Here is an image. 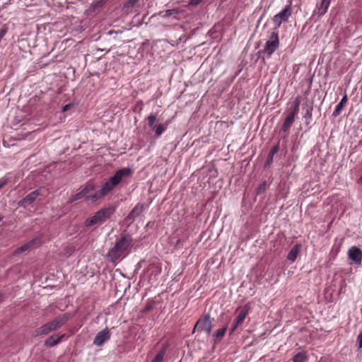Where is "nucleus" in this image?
<instances>
[{
	"label": "nucleus",
	"instance_id": "nucleus-27",
	"mask_svg": "<svg viewBox=\"0 0 362 362\" xmlns=\"http://www.w3.org/2000/svg\"><path fill=\"white\" fill-rule=\"evenodd\" d=\"M83 198H85V196L83 195V192L81 190V192L71 196V197L70 198V202H74Z\"/></svg>",
	"mask_w": 362,
	"mask_h": 362
},
{
	"label": "nucleus",
	"instance_id": "nucleus-25",
	"mask_svg": "<svg viewBox=\"0 0 362 362\" xmlns=\"http://www.w3.org/2000/svg\"><path fill=\"white\" fill-rule=\"evenodd\" d=\"M307 357L305 353L299 352L293 358V362H305Z\"/></svg>",
	"mask_w": 362,
	"mask_h": 362
},
{
	"label": "nucleus",
	"instance_id": "nucleus-23",
	"mask_svg": "<svg viewBox=\"0 0 362 362\" xmlns=\"http://www.w3.org/2000/svg\"><path fill=\"white\" fill-rule=\"evenodd\" d=\"M167 124H159L153 129L157 136H160L167 129Z\"/></svg>",
	"mask_w": 362,
	"mask_h": 362
},
{
	"label": "nucleus",
	"instance_id": "nucleus-31",
	"mask_svg": "<svg viewBox=\"0 0 362 362\" xmlns=\"http://www.w3.org/2000/svg\"><path fill=\"white\" fill-rule=\"evenodd\" d=\"M8 31V28L6 25H4L1 29H0V39L3 38L4 37V35L6 34Z\"/></svg>",
	"mask_w": 362,
	"mask_h": 362
},
{
	"label": "nucleus",
	"instance_id": "nucleus-18",
	"mask_svg": "<svg viewBox=\"0 0 362 362\" xmlns=\"http://www.w3.org/2000/svg\"><path fill=\"white\" fill-rule=\"evenodd\" d=\"M331 0H322L320 7L318 8V14L320 16H323L327 11Z\"/></svg>",
	"mask_w": 362,
	"mask_h": 362
},
{
	"label": "nucleus",
	"instance_id": "nucleus-10",
	"mask_svg": "<svg viewBox=\"0 0 362 362\" xmlns=\"http://www.w3.org/2000/svg\"><path fill=\"white\" fill-rule=\"evenodd\" d=\"M348 257L356 264H360L362 260V250L356 246H352L349 249Z\"/></svg>",
	"mask_w": 362,
	"mask_h": 362
},
{
	"label": "nucleus",
	"instance_id": "nucleus-3",
	"mask_svg": "<svg viewBox=\"0 0 362 362\" xmlns=\"http://www.w3.org/2000/svg\"><path fill=\"white\" fill-rule=\"evenodd\" d=\"M70 315L65 313L48 322L35 330V336L46 335L63 326L69 319Z\"/></svg>",
	"mask_w": 362,
	"mask_h": 362
},
{
	"label": "nucleus",
	"instance_id": "nucleus-12",
	"mask_svg": "<svg viewBox=\"0 0 362 362\" xmlns=\"http://www.w3.org/2000/svg\"><path fill=\"white\" fill-rule=\"evenodd\" d=\"M250 305L249 304H245L241 309H237L236 312L238 313V316L235 320H236V325H241L246 316L248 315L249 311L250 310Z\"/></svg>",
	"mask_w": 362,
	"mask_h": 362
},
{
	"label": "nucleus",
	"instance_id": "nucleus-24",
	"mask_svg": "<svg viewBox=\"0 0 362 362\" xmlns=\"http://www.w3.org/2000/svg\"><path fill=\"white\" fill-rule=\"evenodd\" d=\"M148 124L149 127L153 130L157 125L155 124V122L156 121V116L154 114H150L148 117Z\"/></svg>",
	"mask_w": 362,
	"mask_h": 362
},
{
	"label": "nucleus",
	"instance_id": "nucleus-35",
	"mask_svg": "<svg viewBox=\"0 0 362 362\" xmlns=\"http://www.w3.org/2000/svg\"><path fill=\"white\" fill-rule=\"evenodd\" d=\"M8 182V179L2 178L0 180V189L5 186Z\"/></svg>",
	"mask_w": 362,
	"mask_h": 362
},
{
	"label": "nucleus",
	"instance_id": "nucleus-21",
	"mask_svg": "<svg viewBox=\"0 0 362 362\" xmlns=\"http://www.w3.org/2000/svg\"><path fill=\"white\" fill-rule=\"evenodd\" d=\"M140 0H129L128 1H127L124 5V7H123V9L124 11L126 12V13H129L132 11V8L134 6H135L136 5V4Z\"/></svg>",
	"mask_w": 362,
	"mask_h": 362
},
{
	"label": "nucleus",
	"instance_id": "nucleus-4",
	"mask_svg": "<svg viewBox=\"0 0 362 362\" xmlns=\"http://www.w3.org/2000/svg\"><path fill=\"white\" fill-rule=\"evenodd\" d=\"M115 211V207L109 206L98 211L94 216L87 218L85 221L86 227L100 224L109 218Z\"/></svg>",
	"mask_w": 362,
	"mask_h": 362
},
{
	"label": "nucleus",
	"instance_id": "nucleus-22",
	"mask_svg": "<svg viewBox=\"0 0 362 362\" xmlns=\"http://www.w3.org/2000/svg\"><path fill=\"white\" fill-rule=\"evenodd\" d=\"M301 98L300 96H297L293 102V105L292 110L290 113L293 114L294 115H297L299 112V106L300 104Z\"/></svg>",
	"mask_w": 362,
	"mask_h": 362
},
{
	"label": "nucleus",
	"instance_id": "nucleus-20",
	"mask_svg": "<svg viewBox=\"0 0 362 362\" xmlns=\"http://www.w3.org/2000/svg\"><path fill=\"white\" fill-rule=\"evenodd\" d=\"M347 103V96L345 95L341 101L337 105L335 110L334 111L333 115L334 116H337L339 115L341 110H342L344 105Z\"/></svg>",
	"mask_w": 362,
	"mask_h": 362
},
{
	"label": "nucleus",
	"instance_id": "nucleus-32",
	"mask_svg": "<svg viewBox=\"0 0 362 362\" xmlns=\"http://www.w3.org/2000/svg\"><path fill=\"white\" fill-rule=\"evenodd\" d=\"M357 343L359 349L362 348V329L361 332L359 333L358 338H357Z\"/></svg>",
	"mask_w": 362,
	"mask_h": 362
},
{
	"label": "nucleus",
	"instance_id": "nucleus-6",
	"mask_svg": "<svg viewBox=\"0 0 362 362\" xmlns=\"http://www.w3.org/2000/svg\"><path fill=\"white\" fill-rule=\"evenodd\" d=\"M212 328V321L209 315L201 317L194 325V330L198 332H206L210 334Z\"/></svg>",
	"mask_w": 362,
	"mask_h": 362
},
{
	"label": "nucleus",
	"instance_id": "nucleus-38",
	"mask_svg": "<svg viewBox=\"0 0 362 362\" xmlns=\"http://www.w3.org/2000/svg\"><path fill=\"white\" fill-rule=\"evenodd\" d=\"M157 269H158V272H160V268L157 267Z\"/></svg>",
	"mask_w": 362,
	"mask_h": 362
},
{
	"label": "nucleus",
	"instance_id": "nucleus-13",
	"mask_svg": "<svg viewBox=\"0 0 362 362\" xmlns=\"http://www.w3.org/2000/svg\"><path fill=\"white\" fill-rule=\"evenodd\" d=\"M37 244V245L40 244L39 238H35V239L25 243L22 246L19 247L18 248L16 249V253L20 254L21 252H24L27 250H29L30 249L33 248Z\"/></svg>",
	"mask_w": 362,
	"mask_h": 362
},
{
	"label": "nucleus",
	"instance_id": "nucleus-34",
	"mask_svg": "<svg viewBox=\"0 0 362 362\" xmlns=\"http://www.w3.org/2000/svg\"><path fill=\"white\" fill-rule=\"evenodd\" d=\"M73 107V104L69 103L66 105H64L62 108V112H66L69 110Z\"/></svg>",
	"mask_w": 362,
	"mask_h": 362
},
{
	"label": "nucleus",
	"instance_id": "nucleus-7",
	"mask_svg": "<svg viewBox=\"0 0 362 362\" xmlns=\"http://www.w3.org/2000/svg\"><path fill=\"white\" fill-rule=\"evenodd\" d=\"M291 5H287L281 12L276 14L273 18L275 28H279L283 22H286L288 18L291 16Z\"/></svg>",
	"mask_w": 362,
	"mask_h": 362
},
{
	"label": "nucleus",
	"instance_id": "nucleus-9",
	"mask_svg": "<svg viewBox=\"0 0 362 362\" xmlns=\"http://www.w3.org/2000/svg\"><path fill=\"white\" fill-rule=\"evenodd\" d=\"M110 331L105 328L97 334L93 340V344L97 346H101L110 339Z\"/></svg>",
	"mask_w": 362,
	"mask_h": 362
},
{
	"label": "nucleus",
	"instance_id": "nucleus-5",
	"mask_svg": "<svg viewBox=\"0 0 362 362\" xmlns=\"http://www.w3.org/2000/svg\"><path fill=\"white\" fill-rule=\"evenodd\" d=\"M279 38L277 32H272L269 36V40L266 42L265 46L263 49L259 51V53L266 54L268 58L271 57L273 53L279 47Z\"/></svg>",
	"mask_w": 362,
	"mask_h": 362
},
{
	"label": "nucleus",
	"instance_id": "nucleus-33",
	"mask_svg": "<svg viewBox=\"0 0 362 362\" xmlns=\"http://www.w3.org/2000/svg\"><path fill=\"white\" fill-rule=\"evenodd\" d=\"M202 0H190L189 2V5L191 6H197L199 5Z\"/></svg>",
	"mask_w": 362,
	"mask_h": 362
},
{
	"label": "nucleus",
	"instance_id": "nucleus-28",
	"mask_svg": "<svg viewBox=\"0 0 362 362\" xmlns=\"http://www.w3.org/2000/svg\"><path fill=\"white\" fill-rule=\"evenodd\" d=\"M163 13H164L163 15V17H169L174 14L178 13L179 11L177 8H173V9L166 10V11H163Z\"/></svg>",
	"mask_w": 362,
	"mask_h": 362
},
{
	"label": "nucleus",
	"instance_id": "nucleus-37",
	"mask_svg": "<svg viewBox=\"0 0 362 362\" xmlns=\"http://www.w3.org/2000/svg\"><path fill=\"white\" fill-rule=\"evenodd\" d=\"M3 299V294L0 293V302L2 301Z\"/></svg>",
	"mask_w": 362,
	"mask_h": 362
},
{
	"label": "nucleus",
	"instance_id": "nucleus-11",
	"mask_svg": "<svg viewBox=\"0 0 362 362\" xmlns=\"http://www.w3.org/2000/svg\"><path fill=\"white\" fill-rule=\"evenodd\" d=\"M144 204L138 203L127 216L126 221L129 223H132L144 211Z\"/></svg>",
	"mask_w": 362,
	"mask_h": 362
},
{
	"label": "nucleus",
	"instance_id": "nucleus-15",
	"mask_svg": "<svg viewBox=\"0 0 362 362\" xmlns=\"http://www.w3.org/2000/svg\"><path fill=\"white\" fill-rule=\"evenodd\" d=\"M65 336H66L65 334H62L60 336H59L57 338H55V336L52 335L45 340V345L47 347L54 346L59 344L63 340V339L65 337Z\"/></svg>",
	"mask_w": 362,
	"mask_h": 362
},
{
	"label": "nucleus",
	"instance_id": "nucleus-1",
	"mask_svg": "<svg viewBox=\"0 0 362 362\" xmlns=\"http://www.w3.org/2000/svg\"><path fill=\"white\" fill-rule=\"evenodd\" d=\"M132 170L129 168H124L115 172L113 176L110 177L105 182L99 190L95 191V185L92 182H89L83 188L82 191L85 198L95 202L100 199L107 195L115 187L121 183L126 178L132 175Z\"/></svg>",
	"mask_w": 362,
	"mask_h": 362
},
{
	"label": "nucleus",
	"instance_id": "nucleus-36",
	"mask_svg": "<svg viewBox=\"0 0 362 362\" xmlns=\"http://www.w3.org/2000/svg\"><path fill=\"white\" fill-rule=\"evenodd\" d=\"M240 325H236V320H235L233 323V325H232V327H231V329H230V333L233 332Z\"/></svg>",
	"mask_w": 362,
	"mask_h": 362
},
{
	"label": "nucleus",
	"instance_id": "nucleus-8",
	"mask_svg": "<svg viewBox=\"0 0 362 362\" xmlns=\"http://www.w3.org/2000/svg\"><path fill=\"white\" fill-rule=\"evenodd\" d=\"M42 189V188H39L29 193L27 196L18 202V206L26 208L28 206L32 204L41 194Z\"/></svg>",
	"mask_w": 362,
	"mask_h": 362
},
{
	"label": "nucleus",
	"instance_id": "nucleus-26",
	"mask_svg": "<svg viewBox=\"0 0 362 362\" xmlns=\"http://www.w3.org/2000/svg\"><path fill=\"white\" fill-rule=\"evenodd\" d=\"M226 330H227V327H224L223 328H221V329H218V330H216V332L214 334V336L216 338V339H221L222 338L226 332Z\"/></svg>",
	"mask_w": 362,
	"mask_h": 362
},
{
	"label": "nucleus",
	"instance_id": "nucleus-19",
	"mask_svg": "<svg viewBox=\"0 0 362 362\" xmlns=\"http://www.w3.org/2000/svg\"><path fill=\"white\" fill-rule=\"evenodd\" d=\"M279 150V145H276L272 148V149L269 151V153L268 155L267 161H266V165H269L273 162V158L274 156L277 153V152Z\"/></svg>",
	"mask_w": 362,
	"mask_h": 362
},
{
	"label": "nucleus",
	"instance_id": "nucleus-17",
	"mask_svg": "<svg viewBox=\"0 0 362 362\" xmlns=\"http://www.w3.org/2000/svg\"><path fill=\"white\" fill-rule=\"evenodd\" d=\"M301 245L300 244H296L292 248L291 250H290V252H288V256H287V259L289 260V261H291V262H294L300 250H301Z\"/></svg>",
	"mask_w": 362,
	"mask_h": 362
},
{
	"label": "nucleus",
	"instance_id": "nucleus-30",
	"mask_svg": "<svg viewBox=\"0 0 362 362\" xmlns=\"http://www.w3.org/2000/svg\"><path fill=\"white\" fill-rule=\"evenodd\" d=\"M312 112H313V107L312 106L308 107L306 110L304 117L306 119H310L313 115Z\"/></svg>",
	"mask_w": 362,
	"mask_h": 362
},
{
	"label": "nucleus",
	"instance_id": "nucleus-29",
	"mask_svg": "<svg viewBox=\"0 0 362 362\" xmlns=\"http://www.w3.org/2000/svg\"><path fill=\"white\" fill-rule=\"evenodd\" d=\"M266 189V182H264L259 185V186L257 189V194H260L264 192Z\"/></svg>",
	"mask_w": 362,
	"mask_h": 362
},
{
	"label": "nucleus",
	"instance_id": "nucleus-16",
	"mask_svg": "<svg viewBox=\"0 0 362 362\" xmlns=\"http://www.w3.org/2000/svg\"><path fill=\"white\" fill-rule=\"evenodd\" d=\"M296 116V115H294L293 114L289 113V115L285 119L284 124L282 125V132H284V133H287L289 131L290 128L291 127L294 122Z\"/></svg>",
	"mask_w": 362,
	"mask_h": 362
},
{
	"label": "nucleus",
	"instance_id": "nucleus-2",
	"mask_svg": "<svg viewBox=\"0 0 362 362\" xmlns=\"http://www.w3.org/2000/svg\"><path fill=\"white\" fill-rule=\"evenodd\" d=\"M132 246V238L127 235H122L121 238L116 242L115 246L109 251L107 259L110 262L115 263L127 255Z\"/></svg>",
	"mask_w": 362,
	"mask_h": 362
},
{
	"label": "nucleus",
	"instance_id": "nucleus-14",
	"mask_svg": "<svg viewBox=\"0 0 362 362\" xmlns=\"http://www.w3.org/2000/svg\"><path fill=\"white\" fill-rule=\"evenodd\" d=\"M168 348V344L167 343L163 344L159 351L157 353V354L155 356V357L152 359L151 362H163L164 360V357L166 354Z\"/></svg>",
	"mask_w": 362,
	"mask_h": 362
}]
</instances>
